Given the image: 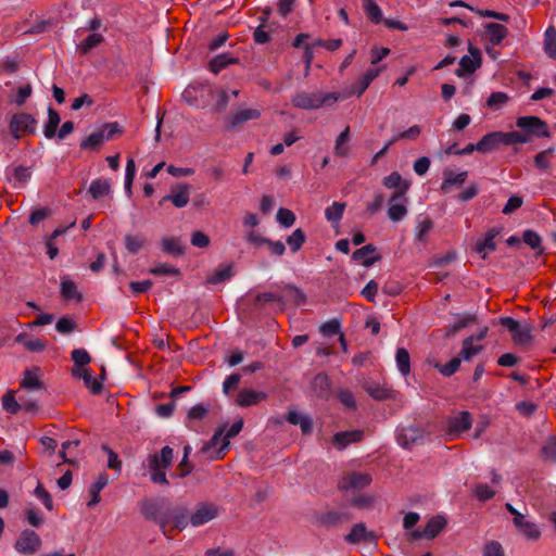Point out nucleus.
Instances as JSON below:
<instances>
[{
  "label": "nucleus",
  "mask_w": 556,
  "mask_h": 556,
  "mask_svg": "<svg viewBox=\"0 0 556 556\" xmlns=\"http://www.w3.org/2000/svg\"><path fill=\"white\" fill-rule=\"evenodd\" d=\"M149 273L154 276H177L179 275V269L167 263H159L150 268Z\"/></svg>",
  "instance_id": "61"
},
{
  "label": "nucleus",
  "mask_w": 556,
  "mask_h": 556,
  "mask_svg": "<svg viewBox=\"0 0 556 556\" xmlns=\"http://www.w3.org/2000/svg\"><path fill=\"white\" fill-rule=\"evenodd\" d=\"M61 122V116L52 106L48 108V121L43 127V135L47 139H52L56 136V130Z\"/></svg>",
  "instance_id": "30"
},
{
  "label": "nucleus",
  "mask_w": 556,
  "mask_h": 556,
  "mask_svg": "<svg viewBox=\"0 0 556 556\" xmlns=\"http://www.w3.org/2000/svg\"><path fill=\"white\" fill-rule=\"evenodd\" d=\"M426 434V430L422 427L410 425L397 428L396 441L402 447L410 450L414 446L424 444Z\"/></svg>",
  "instance_id": "7"
},
{
  "label": "nucleus",
  "mask_w": 556,
  "mask_h": 556,
  "mask_svg": "<svg viewBox=\"0 0 556 556\" xmlns=\"http://www.w3.org/2000/svg\"><path fill=\"white\" fill-rule=\"evenodd\" d=\"M61 294L65 300L80 301L83 299V295L77 290L76 283L68 278H63L61 281Z\"/></svg>",
  "instance_id": "39"
},
{
  "label": "nucleus",
  "mask_w": 556,
  "mask_h": 556,
  "mask_svg": "<svg viewBox=\"0 0 556 556\" xmlns=\"http://www.w3.org/2000/svg\"><path fill=\"white\" fill-rule=\"evenodd\" d=\"M280 296L283 298V302H279V304L285 305L287 302H292L296 305L302 304L305 301V294L296 287L288 285L283 288Z\"/></svg>",
  "instance_id": "36"
},
{
  "label": "nucleus",
  "mask_w": 556,
  "mask_h": 556,
  "mask_svg": "<svg viewBox=\"0 0 556 556\" xmlns=\"http://www.w3.org/2000/svg\"><path fill=\"white\" fill-rule=\"evenodd\" d=\"M124 241L125 248L131 254H137L144 244V238L140 236L126 235Z\"/></svg>",
  "instance_id": "59"
},
{
  "label": "nucleus",
  "mask_w": 556,
  "mask_h": 556,
  "mask_svg": "<svg viewBox=\"0 0 556 556\" xmlns=\"http://www.w3.org/2000/svg\"><path fill=\"white\" fill-rule=\"evenodd\" d=\"M518 531L529 540H536L541 536V530L533 521L527 520L522 526L517 528Z\"/></svg>",
  "instance_id": "57"
},
{
  "label": "nucleus",
  "mask_w": 556,
  "mask_h": 556,
  "mask_svg": "<svg viewBox=\"0 0 556 556\" xmlns=\"http://www.w3.org/2000/svg\"><path fill=\"white\" fill-rule=\"evenodd\" d=\"M435 369L439 370V372L443 377H451L453 376L460 367L462 361L458 358V356L453 357L448 363L446 364H440L439 362L430 363Z\"/></svg>",
  "instance_id": "40"
},
{
  "label": "nucleus",
  "mask_w": 556,
  "mask_h": 556,
  "mask_svg": "<svg viewBox=\"0 0 556 556\" xmlns=\"http://www.w3.org/2000/svg\"><path fill=\"white\" fill-rule=\"evenodd\" d=\"M40 545V536L34 530L26 529L21 532L14 547L20 554L33 555Z\"/></svg>",
  "instance_id": "11"
},
{
  "label": "nucleus",
  "mask_w": 556,
  "mask_h": 556,
  "mask_svg": "<svg viewBox=\"0 0 556 556\" xmlns=\"http://www.w3.org/2000/svg\"><path fill=\"white\" fill-rule=\"evenodd\" d=\"M522 240L526 244H528L532 250L538 251L539 254L543 253L542 249V239L538 232L531 229H527L522 233Z\"/></svg>",
  "instance_id": "46"
},
{
  "label": "nucleus",
  "mask_w": 556,
  "mask_h": 556,
  "mask_svg": "<svg viewBox=\"0 0 556 556\" xmlns=\"http://www.w3.org/2000/svg\"><path fill=\"white\" fill-rule=\"evenodd\" d=\"M350 139V128L346 127L337 138L334 152L339 156H346L349 153L348 141Z\"/></svg>",
  "instance_id": "50"
},
{
  "label": "nucleus",
  "mask_w": 556,
  "mask_h": 556,
  "mask_svg": "<svg viewBox=\"0 0 556 556\" xmlns=\"http://www.w3.org/2000/svg\"><path fill=\"white\" fill-rule=\"evenodd\" d=\"M233 276V268L232 265H219L214 274L207 277L206 282L207 283H220L228 279H230Z\"/></svg>",
  "instance_id": "38"
},
{
  "label": "nucleus",
  "mask_w": 556,
  "mask_h": 556,
  "mask_svg": "<svg viewBox=\"0 0 556 556\" xmlns=\"http://www.w3.org/2000/svg\"><path fill=\"white\" fill-rule=\"evenodd\" d=\"M374 252H376V247L371 243L366 244L353 252L352 260L356 262H362L363 266L365 267H370L381 260L380 255L367 257L369 254H372Z\"/></svg>",
  "instance_id": "25"
},
{
  "label": "nucleus",
  "mask_w": 556,
  "mask_h": 556,
  "mask_svg": "<svg viewBox=\"0 0 556 556\" xmlns=\"http://www.w3.org/2000/svg\"><path fill=\"white\" fill-rule=\"evenodd\" d=\"M531 330H532V328L530 325H528V324L520 325L519 324V330H517L516 332H514L511 334L513 341L519 345L529 344L533 339V337L531 334Z\"/></svg>",
  "instance_id": "45"
},
{
  "label": "nucleus",
  "mask_w": 556,
  "mask_h": 556,
  "mask_svg": "<svg viewBox=\"0 0 556 556\" xmlns=\"http://www.w3.org/2000/svg\"><path fill=\"white\" fill-rule=\"evenodd\" d=\"M305 239L306 237L304 231L301 228H298L287 238V243L290 247V250L295 253L302 248Z\"/></svg>",
  "instance_id": "53"
},
{
  "label": "nucleus",
  "mask_w": 556,
  "mask_h": 556,
  "mask_svg": "<svg viewBox=\"0 0 556 556\" xmlns=\"http://www.w3.org/2000/svg\"><path fill=\"white\" fill-rule=\"evenodd\" d=\"M488 38L491 45H500L507 36V28L501 24L489 23L485 26Z\"/></svg>",
  "instance_id": "37"
},
{
  "label": "nucleus",
  "mask_w": 556,
  "mask_h": 556,
  "mask_svg": "<svg viewBox=\"0 0 556 556\" xmlns=\"http://www.w3.org/2000/svg\"><path fill=\"white\" fill-rule=\"evenodd\" d=\"M516 126L520 128L528 138H530V142L533 140V138L551 137L547 123L538 116H520L516 121Z\"/></svg>",
  "instance_id": "6"
},
{
  "label": "nucleus",
  "mask_w": 556,
  "mask_h": 556,
  "mask_svg": "<svg viewBox=\"0 0 556 556\" xmlns=\"http://www.w3.org/2000/svg\"><path fill=\"white\" fill-rule=\"evenodd\" d=\"M312 390L316 396L328 399L331 393L329 377L325 372L317 374L312 380Z\"/></svg>",
  "instance_id": "26"
},
{
  "label": "nucleus",
  "mask_w": 556,
  "mask_h": 556,
  "mask_svg": "<svg viewBox=\"0 0 556 556\" xmlns=\"http://www.w3.org/2000/svg\"><path fill=\"white\" fill-rule=\"evenodd\" d=\"M266 397H267V395L263 391H255L252 389H243L238 393L235 402L240 407H249V406L258 404L260 402L264 401Z\"/></svg>",
  "instance_id": "20"
},
{
  "label": "nucleus",
  "mask_w": 556,
  "mask_h": 556,
  "mask_svg": "<svg viewBox=\"0 0 556 556\" xmlns=\"http://www.w3.org/2000/svg\"><path fill=\"white\" fill-rule=\"evenodd\" d=\"M161 248L164 253L174 257H179L185 253V248L181 245L180 239L175 237L163 238L161 241Z\"/></svg>",
  "instance_id": "32"
},
{
  "label": "nucleus",
  "mask_w": 556,
  "mask_h": 556,
  "mask_svg": "<svg viewBox=\"0 0 556 556\" xmlns=\"http://www.w3.org/2000/svg\"><path fill=\"white\" fill-rule=\"evenodd\" d=\"M396 366L403 376H407L410 371V357L406 349L399 348L395 355Z\"/></svg>",
  "instance_id": "43"
},
{
  "label": "nucleus",
  "mask_w": 556,
  "mask_h": 556,
  "mask_svg": "<svg viewBox=\"0 0 556 556\" xmlns=\"http://www.w3.org/2000/svg\"><path fill=\"white\" fill-rule=\"evenodd\" d=\"M111 191V185L108 179L98 178L94 179L88 189V192L92 197V199L98 200L106 194H109Z\"/></svg>",
  "instance_id": "35"
},
{
  "label": "nucleus",
  "mask_w": 556,
  "mask_h": 556,
  "mask_svg": "<svg viewBox=\"0 0 556 556\" xmlns=\"http://www.w3.org/2000/svg\"><path fill=\"white\" fill-rule=\"evenodd\" d=\"M503 141L504 146H513V144H522V143H529L530 138L525 135V132L521 130L519 131H510V132H503Z\"/></svg>",
  "instance_id": "54"
},
{
  "label": "nucleus",
  "mask_w": 556,
  "mask_h": 556,
  "mask_svg": "<svg viewBox=\"0 0 556 556\" xmlns=\"http://www.w3.org/2000/svg\"><path fill=\"white\" fill-rule=\"evenodd\" d=\"M377 539V534L368 530L364 522L355 523L351 531L344 536V540L350 544H375Z\"/></svg>",
  "instance_id": "12"
},
{
  "label": "nucleus",
  "mask_w": 556,
  "mask_h": 556,
  "mask_svg": "<svg viewBox=\"0 0 556 556\" xmlns=\"http://www.w3.org/2000/svg\"><path fill=\"white\" fill-rule=\"evenodd\" d=\"M122 132L123 129L117 122L105 123L100 129L81 140L79 147L81 150H98L104 141L111 140L115 135Z\"/></svg>",
  "instance_id": "5"
},
{
  "label": "nucleus",
  "mask_w": 556,
  "mask_h": 556,
  "mask_svg": "<svg viewBox=\"0 0 556 556\" xmlns=\"http://www.w3.org/2000/svg\"><path fill=\"white\" fill-rule=\"evenodd\" d=\"M239 90L223 88L207 83L190 84L182 91V99L193 108L208 109L212 113L224 112L230 97L237 98Z\"/></svg>",
  "instance_id": "1"
},
{
  "label": "nucleus",
  "mask_w": 556,
  "mask_h": 556,
  "mask_svg": "<svg viewBox=\"0 0 556 556\" xmlns=\"http://www.w3.org/2000/svg\"><path fill=\"white\" fill-rule=\"evenodd\" d=\"M21 401H16L14 392L10 391L2 397L3 409L10 414H16L21 409Z\"/></svg>",
  "instance_id": "60"
},
{
  "label": "nucleus",
  "mask_w": 556,
  "mask_h": 556,
  "mask_svg": "<svg viewBox=\"0 0 556 556\" xmlns=\"http://www.w3.org/2000/svg\"><path fill=\"white\" fill-rule=\"evenodd\" d=\"M554 153H555V148L554 147H549L548 149L539 152L534 156V165L539 169H541L543 172H547L551 168V162L549 161L554 156Z\"/></svg>",
  "instance_id": "41"
},
{
  "label": "nucleus",
  "mask_w": 556,
  "mask_h": 556,
  "mask_svg": "<svg viewBox=\"0 0 556 556\" xmlns=\"http://www.w3.org/2000/svg\"><path fill=\"white\" fill-rule=\"evenodd\" d=\"M544 50L549 58L556 59V29L548 27L545 31Z\"/></svg>",
  "instance_id": "49"
},
{
  "label": "nucleus",
  "mask_w": 556,
  "mask_h": 556,
  "mask_svg": "<svg viewBox=\"0 0 556 556\" xmlns=\"http://www.w3.org/2000/svg\"><path fill=\"white\" fill-rule=\"evenodd\" d=\"M346 97L340 92H298L292 98V103L295 108L302 110H317L325 105H331L337 101L344 100Z\"/></svg>",
  "instance_id": "3"
},
{
  "label": "nucleus",
  "mask_w": 556,
  "mask_h": 556,
  "mask_svg": "<svg viewBox=\"0 0 556 556\" xmlns=\"http://www.w3.org/2000/svg\"><path fill=\"white\" fill-rule=\"evenodd\" d=\"M407 207L404 203L390 204L388 208V217L394 222H401L407 215Z\"/></svg>",
  "instance_id": "55"
},
{
  "label": "nucleus",
  "mask_w": 556,
  "mask_h": 556,
  "mask_svg": "<svg viewBox=\"0 0 556 556\" xmlns=\"http://www.w3.org/2000/svg\"><path fill=\"white\" fill-rule=\"evenodd\" d=\"M261 116V112L256 109H242L232 113L227 117L228 127L230 129L237 128L241 124L251 121L257 119Z\"/></svg>",
  "instance_id": "21"
},
{
  "label": "nucleus",
  "mask_w": 556,
  "mask_h": 556,
  "mask_svg": "<svg viewBox=\"0 0 556 556\" xmlns=\"http://www.w3.org/2000/svg\"><path fill=\"white\" fill-rule=\"evenodd\" d=\"M379 72H366V74L351 87L350 94H357L358 97L364 93L371 81L377 77Z\"/></svg>",
  "instance_id": "42"
},
{
  "label": "nucleus",
  "mask_w": 556,
  "mask_h": 556,
  "mask_svg": "<svg viewBox=\"0 0 556 556\" xmlns=\"http://www.w3.org/2000/svg\"><path fill=\"white\" fill-rule=\"evenodd\" d=\"M364 390L367 392L369 396L377 401H386L392 399V390L384 388L378 382L375 381H366L363 384Z\"/></svg>",
  "instance_id": "28"
},
{
  "label": "nucleus",
  "mask_w": 556,
  "mask_h": 556,
  "mask_svg": "<svg viewBox=\"0 0 556 556\" xmlns=\"http://www.w3.org/2000/svg\"><path fill=\"white\" fill-rule=\"evenodd\" d=\"M544 462L556 463V435L549 437L541 450Z\"/></svg>",
  "instance_id": "48"
},
{
  "label": "nucleus",
  "mask_w": 556,
  "mask_h": 556,
  "mask_svg": "<svg viewBox=\"0 0 556 556\" xmlns=\"http://www.w3.org/2000/svg\"><path fill=\"white\" fill-rule=\"evenodd\" d=\"M475 496L481 501L485 502L494 497L495 491L489 488L486 484H476L472 489Z\"/></svg>",
  "instance_id": "62"
},
{
  "label": "nucleus",
  "mask_w": 556,
  "mask_h": 556,
  "mask_svg": "<svg viewBox=\"0 0 556 556\" xmlns=\"http://www.w3.org/2000/svg\"><path fill=\"white\" fill-rule=\"evenodd\" d=\"M238 63V59L231 56L228 53L219 54L212 59L210 70H223L226 66L235 65Z\"/></svg>",
  "instance_id": "52"
},
{
  "label": "nucleus",
  "mask_w": 556,
  "mask_h": 556,
  "mask_svg": "<svg viewBox=\"0 0 556 556\" xmlns=\"http://www.w3.org/2000/svg\"><path fill=\"white\" fill-rule=\"evenodd\" d=\"M433 228V222L430 218H425L422 220H418V224L415 229V239L418 242L426 243L427 236Z\"/></svg>",
  "instance_id": "47"
},
{
  "label": "nucleus",
  "mask_w": 556,
  "mask_h": 556,
  "mask_svg": "<svg viewBox=\"0 0 556 556\" xmlns=\"http://www.w3.org/2000/svg\"><path fill=\"white\" fill-rule=\"evenodd\" d=\"M86 31L87 30L83 28H78L75 31L76 48L83 53L89 52L91 49L96 48L103 41V36L99 33H90L84 37Z\"/></svg>",
  "instance_id": "16"
},
{
  "label": "nucleus",
  "mask_w": 556,
  "mask_h": 556,
  "mask_svg": "<svg viewBox=\"0 0 556 556\" xmlns=\"http://www.w3.org/2000/svg\"><path fill=\"white\" fill-rule=\"evenodd\" d=\"M345 208V203L333 202L330 206L325 210V217L331 224L339 223L342 218Z\"/></svg>",
  "instance_id": "44"
},
{
  "label": "nucleus",
  "mask_w": 556,
  "mask_h": 556,
  "mask_svg": "<svg viewBox=\"0 0 556 556\" xmlns=\"http://www.w3.org/2000/svg\"><path fill=\"white\" fill-rule=\"evenodd\" d=\"M173 460L174 450L168 445L163 446L160 452L150 454L146 460L150 480L155 484L167 485L169 482L166 469L172 466Z\"/></svg>",
  "instance_id": "2"
},
{
  "label": "nucleus",
  "mask_w": 556,
  "mask_h": 556,
  "mask_svg": "<svg viewBox=\"0 0 556 556\" xmlns=\"http://www.w3.org/2000/svg\"><path fill=\"white\" fill-rule=\"evenodd\" d=\"M364 438V432L362 430H349V431H340L333 435L332 443L338 450L345 448L351 443H356L362 441Z\"/></svg>",
  "instance_id": "19"
},
{
  "label": "nucleus",
  "mask_w": 556,
  "mask_h": 556,
  "mask_svg": "<svg viewBox=\"0 0 556 556\" xmlns=\"http://www.w3.org/2000/svg\"><path fill=\"white\" fill-rule=\"evenodd\" d=\"M371 481V476L367 472L350 471L341 478L339 488L343 491H358L368 486Z\"/></svg>",
  "instance_id": "9"
},
{
  "label": "nucleus",
  "mask_w": 556,
  "mask_h": 556,
  "mask_svg": "<svg viewBox=\"0 0 556 556\" xmlns=\"http://www.w3.org/2000/svg\"><path fill=\"white\" fill-rule=\"evenodd\" d=\"M293 47L304 49V58H305V62H306V67H309L311 61L313 59L314 50L316 48L326 49V40L312 39V36L309 34L302 33V34H299L294 38Z\"/></svg>",
  "instance_id": "10"
},
{
  "label": "nucleus",
  "mask_w": 556,
  "mask_h": 556,
  "mask_svg": "<svg viewBox=\"0 0 556 556\" xmlns=\"http://www.w3.org/2000/svg\"><path fill=\"white\" fill-rule=\"evenodd\" d=\"M36 125L37 121L30 114L17 113L13 115L10 123V128L14 137L20 138L18 132L34 134L36 130Z\"/></svg>",
  "instance_id": "14"
},
{
  "label": "nucleus",
  "mask_w": 556,
  "mask_h": 556,
  "mask_svg": "<svg viewBox=\"0 0 556 556\" xmlns=\"http://www.w3.org/2000/svg\"><path fill=\"white\" fill-rule=\"evenodd\" d=\"M468 52L469 54L460 58L459 70H478L481 66L480 51L470 45Z\"/></svg>",
  "instance_id": "29"
},
{
  "label": "nucleus",
  "mask_w": 556,
  "mask_h": 556,
  "mask_svg": "<svg viewBox=\"0 0 556 556\" xmlns=\"http://www.w3.org/2000/svg\"><path fill=\"white\" fill-rule=\"evenodd\" d=\"M167 511H169V523H172L175 529L181 531L187 528L190 522V516L187 507L176 506L167 508Z\"/></svg>",
  "instance_id": "24"
},
{
  "label": "nucleus",
  "mask_w": 556,
  "mask_h": 556,
  "mask_svg": "<svg viewBox=\"0 0 556 556\" xmlns=\"http://www.w3.org/2000/svg\"><path fill=\"white\" fill-rule=\"evenodd\" d=\"M21 388L29 391H45L46 387L41 380V369L37 366L25 369L21 380Z\"/></svg>",
  "instance_id": "17"
},
{
  "label": "nucleus",
  "mask_w": 556,
  "mask_h": 556,
  "mask_svg": "<svg viewBox=\"0 0 556 556\" xmlns=\"http://www.w3.org/2000/svg\"><path fill=\"white\" fill-rule=\"evenodd\" d=\"M276 218L278 223L286 228L291 227L295 222L294 213L288 208L282 207L278 210Z\"/></svg>",
  "instance_id": "63"
},
{
  "label": "nucleus",
  "mask_w": 556,
  "mask_h": 556,
  "mask_svg": "<svg viewBox=\"0 0 556 556\" xmlns=\"http://www.w3.org/2000/svg\"><path fill=\"white\" fill-rule=\"evenodd\" d=\"M501 144L504 146L503 131L488 132L478 141V148L480 153L492 152Z\"/></svg>",
  "instance_id": "22"
},
{
  "label": "nucleus",
  "mask_w": 556,
  "mask_h": 556,
  "mask_svg": "<svg viewBox=\"0 0 556 556\" xmlns=\"http://www.w3.org/2000/svg\"><path fill=\"white\" fill-rule=\"evenodd\" d=\"M191 186L186 182H179L172 187V193L163 197L160 201V205L164 202L169 201L177 208L187 206L190 200Z\"/></svg>",
  "instance_id": "13"
},
{
  "label": "nucleus",
  "mask_w": 556,
  "mask_h": 556,
  "mask_svg": "<svg viewBox=\"0 0 556 556\" xmlns=\"http://www.w3.org/2000/svg\"><path fill=\"white\" fill-rule=\"evenodd\" d=\"M109 483V477L106 473H101L97 481L90 486L89 493H90V501L88 502V507H92L97 505L101 497L100 492L108 485Z\"/></svg>",
  "instance_id": "33"
},
{
  "label": "nucleus",
  "mask_w": 556,
  "mask_h": 556,
  "mask_svg": "<svg viewBox=\"0 0 556 556\" xmlns=\"http://www.w3.org/2000/svg\"><path fill=\"white\" fill-rule=\"evenodd\" d=\"M72 375L76 378L83 379L85 386L90 390L92 394H100L102 392V382L100 380L94 379L89 369L73 368Z\"/></svg>",
  "instance_id": "23"
},
{
  "label": "nucleus",
  "mask_w": 556,
  "mask_h": 556,
  "mask_svg": "<svg viewBox=\"0 0 556 556\" xmlns=\"http://www.w3.org/2000/svg\"><path fill=\"white\" fill-rule=\"evenodd\" d=\"M364 11L369 20L376 24L382 21V12L379 5L374 0H363Z\"/></svg>",
  "instance_id": "51"
},
{
  "label": "nucleus",
  "mask_w": 556,
  "mask_h": 556,
  "mask_svg": "<svg viewBox=\"0 0 556 556\" xmlns=\"http://www.w3.org/2000/svg\"><path fill=\"white\" fill-rule=\"evenodd\" d=\"M471 415L467 410L460 412L458 415L448 418L447 432L451 435H458L471 428Z\"/></svg>",
  "instance_id": "18"
},
{
  "label": "nucleus",
  "mask_w": 556,
  "mask_h": 556,
  "mask_svg": "<svg viewBox=\"0 0 556 556\" xmlns=\"http://www.w3.org/2000/svg\"><path fill=\"white\" fill-rule=\"evenodd\" d=\"M482 556H505V553L500 542L490 541L483 546Z\"/></svg>",
  "instance_id": "64"
},
{
  "label": "nucleus",
  "mask_w": 556,
  "mask_h": 556,
  "mask_svg": "<svg viewBox=\"0 0 556 556\" xmlns=\"http://www.w3.org/2000/svg\"><path fill=\"white\" fill-rule=\"evenodd\" d=\"M509 100L507 93L502 91L492 92L488 98L486 105L492 110H498L504 106Z\"/></svg>",
  "instance_id": "56"
},
{
  "label": "nucleus",
  "mask_w": 556,
  "mask_h": 556,
  "mask_svg": "<svg viewBox=\"0 0 556 556\" xmlns=\"http://www.w3.org/2000/svg\"><path fill=\"white\" fill-rule=\"evenodd\" d=\"M242 428L243 419L236 420L226 433L225 426L219 427L218 429L215 430L212 439L203 445L202 451L206 452L208 448L216 446L217 444L220 443V447L219 451L217 452L216 458H222L225 455L226 451L229 450L230 439L238 435Z\"/></svg>",
  "instance_id": "4"
},
{
  "label": "nucleus",
  "mask_w": 556,
  "mask_h": 556,
  "mask_svg": "<svg viewBox=\"0 0 556 556\" xmlns=\"http://www.w3.org/2000/svg\"><path fill=\"white\" fill-rule=\"evenodd\" d=\"M71 358L77 368H83L91 362V357L87 350L75 349L71 353Z\"/></svg>",
  "instance_id": "58"
},
{
  "label": "nucleus",
  "mask_w": 556,
  "mask_h": 556,
  "mask_svg": "<svg viewBox=\"0 0 556 556\" xmlns=\"http://www.w3.org/2000/svg\"><path fill=\"white\" fill-rule=\"evenodd\" d=\"M140 510L146 519L156 522L163 534L167 535L166 527L169 525V511L167 509L162 510L156 502L144 500L140 503Z\"/></svg>",
  "instance_id": "8"
},
{
  "label": "nucleus",
  "mask_w": 556,
  "mask_h": 556,
  "mask_svg": "<svg viewBox=\"0 0 556 556\" xmlns=\"http://www.w3.org/2000/svg\"><path fill=\"white\" fill-rule=\"evenodd\" d=\"M467 177V170L455 173L452 169L446 168L443 172V182L441 185V190L443 192H448L452 186H462L463 184H465Z\"/></svg>",
  "instance_id": "27"
},
{
  "label": "nucleus",
  "mask_w": 556,
  "mask_h": 556,
  "mask_svg": "<svg viewBox=\"0 0 556 556\" xmlns=\"http://www.w3.org/2000/svg\"><path fill=\"white\" fill-rule=\"evenodd\" d=\"M482 350V345L473 344V338H465L462 343L460 352L457 356L460 358V361L470 362Z\"/></svg>",
  "instance_id": "31"
},
{
  "label": "nucleus",
  "mask_w": 556,
  "mask_h": 556,
  "mask_svg": "<svg viewBox=\"0 0 556 556\" xmlns=\"http://www.w3.org/2000/svg\"><path fill=\"white\" fill-rule=\"evenodd\" d=\"M445 526L446 519L444 517L434 516L430 518L424 529V534H426V539H434L445 528Z\"/></svg>",
  "instance_id": "34"
},
{
  "label": "nucleus",
  "mask_w": 556,
  "mask_h": 556,
  "mask_svg": "<svg viewBox=\"0 0 556 556\" xmlns=\"http://www.w3.org/2000/svg\"><path fill=\"white\" fill-rule=\"evenodd\" d=\"M218 515V508L212 503H200L194 513L190 515V523L200 527L213 520Z\"/></svg>",
  "instance_id": "15"
}]
</instances>
